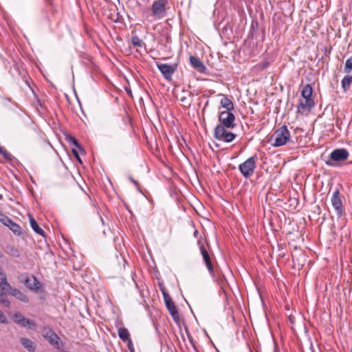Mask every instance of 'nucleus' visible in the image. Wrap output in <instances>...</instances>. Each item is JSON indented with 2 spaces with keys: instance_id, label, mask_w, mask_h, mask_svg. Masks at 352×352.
<instances>
[{
  "instance_id": "nucleus-1",
  "label": "nucleus",
  "mask_w": 352,
  "mask_h": 352,
  "mask_svg": "<svg viewBox=\"0 0 352 352\" xmlns=\"http://www.w3.org/2000/svg\"><path fill=\"white\" fill-rule=\"evenodd\" d=\"M313 88L311 85H305L301 91L302 99L298 100L297 106L298 112L303 113L305 111H310L314 107L315 102L312 98Z\"/></svg>"
},
{
  "instance_id": "nucleus-2",
  "label": "nucleus",
  "mask_w": 352,
  "mask_h": 352,
  "mask_svg": "<svg viewBox=\"0 0 352 352\" xmlns=\"http://www.w3.org/2000/svg\"><path fill=\"white\" fill-rule=\"evenodd\" d=\"M272 140H274L272 145L274 147L282 146L289 142L291 141L290 132L287 126L283 125L277 129L272 136Z\"/></svg>"
},
{
  "instance_id": "nucleus-3",
  "label": "nucleus",
  "mask_w": 352,
  "mask_h": 352,
  "mask_svg": "<svg viewBox=\"0 0 352 352\" xmlns=\"http://www.w3.org/2000/svg\"><path fill=\"white\" fill-rule=\"evenodd\" d=\"M226 126L217 125L214 130V137L215 139L223 142H231L236 138V135L228 131Z\"/></svg>"
},
{
  "instance_id": "nucleus-4",
  "label": "nucleus",
  "mask_w": 352,
  "mask_h": 352,
  "mask_svg": "<svg viewBox=\"0 0 352 352\" xmlns=\"http://www.w3.org/2000/svg\"><path fill=\"white\" fill-rule=\"evenodd\" d=\"M42 336L54 346L59 349L62 346V341L58 335L50 327H44L41 330Z\"/></svg>"
},
{
  "instance_id": "nucleus-5",
  "label": "nucleus",
  "mask_w": 352,
  "mask_h": 352,
  "mask_svg": "<svg viewBox=\"0 0 352 352\" xmlns=\"http://www.w3.org/2000/svg\"><path fill=\"white\" fill-rule=\"evenodd\" d=\"M235 116L231 111H223L219 115L220 122L219 125L226 126L227 129H232L235 126Z\"/></svg>"
},
{
  "instance_id": "nucleus-6",
  "label": "nucleus",
  "mask_w": 352,
  "mask_h": 352,
  "mask_svg": "<svg viewBox=\"0 0 352 352\" xmlns=\"http://www.w3.org/2000/svg\"><path fill=\"white\" fill-rule=\"evenodd\" d=\"M168 0H155L151 7L153 16L162 19L166 16V4Z\"/></svg>"
},
{
  "instance_id": "nucleus-7",
  "label": "nucleus",
  "mask_w": 352,
  "mask_h": 352,
  "mask_svg": "<svg viewBox=\"0 0 352 352\" xmlns=\"http://www.w3.org/2000/svg\"><path fill=\"white\" fill-rule=\"evenodd\" d=\"M331 204L338 218L341 217L344 212L342 197L338 189H336L331 197Z\"/></svg>"
},
{
  "instance_id": "nucleus-8",
  "label": "nucleus",
  "mask_w": 352,
  "mask_h": 352,
  "mask_svg": "<svg viewBox=\"0 0 352 352\" xmlns=\"http://www.w3.org/2000/svg\"><path fill=\"white\" fill-rule=\"evenodd\" d=\"M197 244L199 245V248L200 250L201 254L202 255L204 263L207 267L210 274L214 275V270L213 265L211 262L210 256L206 247L204 246V241L201 239H199L197 241Z\"/></svg>"
},
{
  "instance_id": "nucleus-9",
  "label": "nucleus",
  "mask_w": 352,
  "mask_h": 352,
  "mask_svg": "<svg viewBox=\"0 0 352 352\" xmlns=\"http://www.w3.org/2000/svg\"><path fill=\"white\" fill-rule=\"evenodd\" d=\"M256 156H252L239 166L241 173L243 176H250L253 174L255 168V160Z\"/></svg>"
},
{
  "instance_id": "nucleus-10",
  "label": "nucleus",
  "mask_w": 352,
  "mask_h": 352,
  "mask_svg": "<svg viewBox=\"0 0 352 352\" xmlns=\"http://www.w3.org/2000/svg\"><path fill=\"white\" fill-rule=\"evenodd\" d=\"M19 278L20 281L23 283L30 289L33 291H38L39 289L40 282L34 276H32V277L30 278L26 274H21L19 276Z\"/></svg>"
},
{
  "instance_id": "nucleus-11",
  "label": "nucleus",
  "mask_w": 352,
  "mask_h": 352,
  "mask_svg": "<svg viewBox=\"0 0 352 352\" xmlns=\"http://www.w3.org/2000/svg\"><path fill=\"white\" fill-rule=\"evenodd\" d=\"M157 67L164 78L168 81L172 80L173 74L177 69L176 65H170L166 63H158Z\"/></svg>"
},
{
  "instance_id": "nucleus-12",
  "label": "nucleus",
  "mask_w": 352,
  "mask_h": 352,
  "mask_svg": "<svg viewBox=\"0 0 352 352\" xmlns=\"http://www.w3.org/2000/svg\"><path fill=\"white\" fill-rule=\"evenodd\" d=\"M12 319L16 323L23 327H28L30 329H36V325L35 322L30 319L25 318L20 313L14 314Z\"/></svg>"
},
{
  "instance_id": "nucleus-13",
  "label": "nucleus",
  "mask_w": 352,
  "mask_h": 352,
  "mask_svg": "<svg viewBox=\"0 0 352 352\" xmlns=\"http://www.w3.org/2000/svg\"><path fill=\"white\" fill-rule=\"evenodd\" d=\"M164 302L166 308L168 309L170 314L173 318L176 321L179 320V313L174 302L173 301L169 294H164Z\"/></svg>"
},
{
  "instance_id": "nucleus-14",
  "label": "nucleus",
  "mask_w": 352,
  "mask_h": 352,
  "mask_svg": "<svg viewBox=\"0 0 352 352\" xmlns=\"http://www.w3.org/2000/svg\"><path fill=\"white\" fill-rule=\"evenodd\" d=\"M349 156V152L344 148L335 149L330 155V159L335 162L346 160Z\"/></svg>"
},
{
  "instance_id": "nucleus-15",
  "label": "nucleus",
  "mask_w": 352,
  "mask_h": 352,
  "mask_svg": "<svg viewBox=\"0 0 352 352\" xmlns=\"http://www.w3.org/2000/svg\"><path fill=\"white\" fill-rule=\"evenodd\" d=\"M190 63L192 67L195 69L197 71H198L200 73H205L206 71V67L204 65V64L202 63V61L200 60V59L197 56H190Z\"/></svg>"
},
{
  "instance_id": "nucleus-16",
  "label": "nucleus",
  "mask_w": 352,
  "mask_h": 352,
  "mask_svg": "<svg viewBox=\"0 0 352 352\" xmlns=\"http://www.w3.org/2000/svg\"><path fill=\"white\" fill-rule=\"evenodd\" d=\"M8 292L10 295L14 296L16 298L22 302H28L29 300L28 297L25 294L15 287H12L11 286V288H8Z\"/></svg>"
},
{
  "instance_id": "nucleus-17",
  "label": "nucleus",
  "mask_w": 352,
  "mask_h": 352,
  "mask_svg": "<svg viewBox=\"0 0 352 352\" xmlns=\"http://www.w3.org/2000/svg\"><path fill=\"white\" fill-rule=\"evenodd\" d=\"M20 343L29 352H35L36 345L32 340L27 338H21L20 339Z\"/></svg>"
},
{
  "instance_id": "nucleus-18",
  "label": "nucleus",
  "mask_w": 352,
  "mask_h": 352,
  "mask_svg": "<svg viewBox=\"0 0 352 352\" xmlns=\"http://www.w3.org/2000/svg\"><path fill=\"white\" fill-rule=\"evenodd\" d=\"M220 104L223 108L226 109L225 111H232L234 109V104L227 96L222 95Z\"/></svg>"
},
{
  "instance_id": "nucleus-19",
  "label": "nucleus",
  "mask_w": 352,
  "mask_h": 352,
  "mask_svg": "<svg viewBox=\"0 0 352 352\" xmlns=\"http://www.w3.org/2000/svg\"><path fill=\"white\" fill-rule=\"evenodd\" d=\"M29 219H30V226H31L32 228L34 230V231L35 232H36L37 234L43 236L44 233H45L44 230L38 226L36 220L30 214H29Z\"/></svg>"
},
{
  "instance_id": "nucleus-20",
  "label": "nucleus",
  "mask_w": 352,
  "mask_h": 352,
  "mask_svg": "<svg viewBox=\"0 0 352 352\" xmlns=\"http://www.w3.org/2000/svg\"><path fill=\"white\" fill-rule=\"evenodd\" d=\"M0 286L3 290L8 291V288H11V285L7 280V276L2 270L0 271Z\"/></svg>"
},
{
  "instance_id": "nucleus-21",
  "label": "nucleus",
  "mask_w": 352,
  "mask_h": 352,
  "mask_svg": "<svg viewBox=\"0 0 352 352\" xmlns=\"http://www.w3.org/2000/svg\"><path fill=\"white\" fill-rule=\"evenodd\" d=\"M119 338L123 341L126 342L131 339V335L129 330L124 327H120L118 330Z\"/></svg>"
},
{
  "instance_id": "nucleus-22",
  "label": "nucleus",
  "mask_w": 352,
  "mask_h": 352,
  "mask_svg": "<svg viewBox=\"0 0 352 352\" xmlns=\"http://www.w3.org/2000/svg\"><path fill=\"white\" fill-rule=\"evenodd\" d=\"M131 41L135 47H142L145 45L144 41L135 34V32H132L131 33Z\"/></svg>"
},
{
  "instance_id": "nucleus-23",
  "label": "nucleus",
  "mask_w": 352,
  "mask_h": 352,
  "mask_svg": "<svg viewBox=\"0 0 352 352\" xmlns=\"http://www.w3.org/2000/svg\"><path fill=\"white\" fill-rule=\"evenodd\" d=\"M352 83V76L349 75L345 76L343 79L342 80L341 84H342V88L344 89V91H347L349 88L351 84Z\"/></svg>"
},
{
  "instance_id": "nucleus-24",
  "label": "nucleus",
  "mask_w": 352,
  "mask_h": 352,
  "mask_svg": "<svg viewBox=\"0 0 352 352\" xmlns=\"http://www.w3.org/2000/svg\"><path fill=\"white\" fill-rule=\"evenodd\" d=\"M8 228L14 232L16 235H20L21 234V228L19 225L14 223L13 221L8 225Z\"/></svg>"
},
{
  "instance_id": "nucleus-25",
  "label": "nucleus",
  "mask_w": 352,
  "mask_h": 352,
  "mask_svg": "<svg viewBox=\"0 0 352 352\" xmlns=\"http://www.w3.org/2000/svg\"><path fill=\"white\" fill-rule=\"evenodd\" d=\"M65 140L70 144L74 145L75 147L80 148L78 141L76 138L69 134L65 135Z\"/></svg>"
},
{
  "instance_id": "nucleus-26",
  "label": "nucleus",
  "mask_w": 352,
  "mask_h": 352,
  "mask_svg": "<svg viewBox=\"0 0 352 352\" xmlns=\"http://www.w3.org/2000/svg\"><path fill=\"white\" fill-rule=\"evenodd\" d=\"M4 290L0 289V302L4 305L6 307L10 306V301L7 297V295L3 292Z\"/></svg>"
},
{
  "instance_id": "nucleus-27",
  "label": "nucleus",
  "mask_w": 352,
  "mask_h": 352,
  "mask_svg": "<svg viewBox=\"0 0 352 352\" xmlns=\"http://www.w3.org/2000/svg\"><path fill=\"white\" fill-rule=\"evenodd\" d=\"M344 70L346 74H349L352 71V56L346 60Z\"/></svg>"
},
{
  "instance_id": "nucleus-28",
  "label": "nucleus",
  "mask_w": 352,
  "mask_h": 352,
  "mask_svg": "<svg viewBox=\"0 0 352 352\" xmlns=\"http://www.w3.org/2000/svg\"><path fill=\"white\" fill-rule=\"evenodd\" d=\"M188 178L190 179L191 184L195 186L197 185H202L204 179H205V177H192V179H190V177Z\"/></svg>"
},
{
  "instance_id": "nucleus-29",
  "label": "nucleus",
  "mask_w": 352,
  "mask_h": 352,
  "mask_svg": "<svg viewBox=\"0 0 352 352\" xmlns=\"http://www.w3.org/2000/svg\"><path fill=\"white\" fill-rule=\"evenodd\" d=\"M0 154L3 156L5 160H8L12 159V155L2 146H0Z\"/></svg>"
},
{
  "instance_id": "nucleus-30",
  "label": "nucleus",
  "mask_w": 352,
  "mask_h": 352,
  "mask_svg": "<svg viewBox=\"0 0 352 352\" xmlns=\"http://www.w3.org/2000/svg\"><path fill=\"white\" fill-rule=\"evenodd\" d=\"M12 220L10 219L8 217L5 215L0 216V221L5 226L8 227V225L11 223Z\"/></svg>"
},
{
  "instance_id": "nucleus-31",
  "label": "nucleus",
  "mask_w": 352,
  "mask_h": 352,
  "mask_svg": "<svg viewBox=\"0 0 352 352\" xmlns=\"http://www.w3.org/2000/svg\"><path fill=\"white\" fill-rule=\"evenodd\" d=\"M9 254L14 257H19L20 256L19 250L14 247L10 248Z\"/></svg>"
},
{
  "instance_id": "nucleus-32",
  "label": "nucleus",
  "mask_w": 352,
  "mask_h": 352,
  "mask_svg": "<svg viewBox=\"0 0 352 352\" xmlns=\"http://www.w3.org/2000/svg\"><path fill=\"white\" fill-rule=\"evenodd\" d=\"M180 101L184 103V106L186 107V108H189L191 105L190 102L185 96L182 97L180 99Z\"/></svg>"
},
{
  "instance_id": "nucleus-33",
  "label": "nucleus",
  "mask_w": 352,
  "mask_h": 352,
  "mask_svg": "<svg viewBox=\"0 0 352 352\" xmlns=\"http://www.w3.org/2000/svg\"><path fill=\"white\" fill-rule=\"evenodd\" d=\"M0 322L5 324L7 322V318L0 309Z\"/></svg>"
},
{
  "instance_id": "nucleus-34",
  "label": "nucleus",
  "mask_w": 352,
  "mask_h": 352,
  "mask_svg": "<svg viewBox=\"0 0 352 352\" xmlns=\"http://www.w3.org/2000/svg\"><path fill=\"white\" fill-rule=\"evenodd\" d=\"M128 343H127V346H128V349L131 352H133L134 351V348H133V342H132V340L131 339H130L129 340H127L126 341Z\"/></svg>"
},
{
  "instance_id": "nucleus-35",
  "label": "nucleus",
  "mask_w": 352,
  "mask_h": 352,
  "mask_svg": "<svg viewBox=\"0 0 352 352\" xmlns=\"http://www.w3.org/2000/svg\"><path fill=\"white\" fill-rule=\"evenodd\" d=\"M258 22L252 21L251 25V31H256L258 29Z\"/></svg>"
},
{
  "instance_id": "nucleus-36",
  "label": "nucleus",
  "mask_w": 352,
  "mask_h": 352,
  "mask_svg": "<svg viewBox=\"0 0 352 352\" xmlns=\"http://www.w3.org/2000/svg\"><path fill=\"white\" fill-rule=\"evenodd\" d=\"M130 180H131V182H132L135 185H136V186H138V190H139L140 192H142V190H140V186H138V182H137L136 181H135V180L133 179V177H130Z\"/></svg>"
},
{
  "instance_id": "nucleus-37",
  "label": "nucleus",
  "mask_w": 352,
  "mask_h": 352,
  "mask_svg": "<svg viewBox=\"0 0 352 352\" xmlns=\"http://www.w3.org/2000/svg\"><path fill=\"white\" fill-rule=\"evenodd\" d=\"M72 152H73L74 155L80 160L78 153V151H76V149L72 148Z\"/></svg>"
},
{
  "instance_id": "nucleus-38",
  "label": "nucleus",
  "mask_w": 352,
  "mask_h": 352,
  "mask_svg": "<svg viewBox=\"0 0 352 352\" xmlns=\"http://www.w3.org/2000/svg\"><path fill=\"white\" fill-rule=\"evenodd\" d=\"M161 291H162V295H163V297H164V294H168L166 292V289H165L164 288H161Z\"/></svg>"
},
{
  "instance_id": "nucleus-39",
  "label": "nucleus",
  "mask_w": 352,
  "mask_h": 352,
  "mask_svg": "<svg viewBox=\"0 0 352 352\" xmlns=\"http://www.w3.org/2000/svg\"><path fill=\"white\" fill-rule=\"evenodd\" d=\"M31 179H32V182L33 183H34V182H35L34 181V179H33V177H31Z\"/></svg>"
}]
</instances>
